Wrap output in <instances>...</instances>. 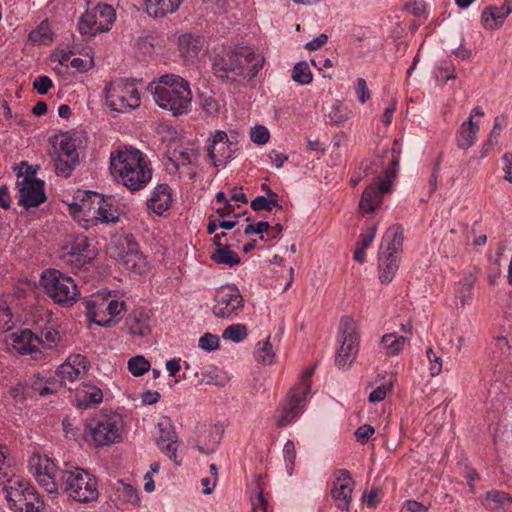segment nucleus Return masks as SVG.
Wrapping results in <instances>:
<instances>
[{
  "mask_svg": "<svg viewBox=\"0 0 512 512\" xmlns=\"http://www.w3.org/2000/svg\"><path fill=\"white\" fill-rule=\"evenodd\" d=\"M244 307V299L235 285L220 287L214 296L213 314L222 319L236 317Z\"/></svg>",
  "mask_w": 512,
  "mask_h": 512,
  "instance_id": "ddd939ff",
  "label": "nucleus"
},
{
  "mask_svg": "<svg viewBox=\"0 0 512 512\" xmlns=\"http://www.w3.org/2000/svg\"><path fill=\"white\" fill-rule=\"evenodd\" d=\"M426 355L430 363L431 376L439 375L442 371L443 365L441 356L437 355L431 347L427 348Z\"/></svg>",
  "mask_w": 512,
  "mask_h": 512,
  "instance_id": "3c124183",
  "label": "nucleus"
},
{
  "mask_svg": "<svg viewBox=\"0 0 512 512\" xmlns=\"http://www.w3.org/2000/svg\"><path fill=\"white\" fill-rule=\"evenodd\" d=\"M110 170L117 181L131 191L143 189L152 178V169L144 155L133 148L112 152Z\"/></svg>",
  "mask_w": 512,
  "mask_h": 512,
  "instance_id": "f257e3e1",
  "label": "nucleus"
},
{
  "mask_svg": "<svg viewBox=\"0 0 512 512\" xmlns=\"http://www.w3.org/2000/svg\"><path fill=\"white\" fill-rule=\"evenodd\" d=\"M292 79L300 85H307L312 82L313 75L306 61H300L294 65Z\"/></svg>",
  "mask_w": 512,
  "mask_h": 512,
  "instance_id": "79ce46f5",
  "label": "nucleus"
},
{
  "mask_svg": "<svg viewBox=\"0 0 512 512\" xmlns=\"http://www.w3.org/2000/svg\"><path fill=\"white\" fill-rule=\"evenodd\" d=\"M114 256L123 261L127 268L136 270L144 263V258L139 251V245L132 235L119 237Z\"/></svg>",
  "mask_w": 512,
  "mask_h": 512,
  "instance_id": "4be33fe9",
  "label": "nucleus"
},
{
  "mask_svg": "<svg viewBox=\"0 0 512 512\" xmlns=\"http://www.w3.org/2000/svg\"><path fill=\"white\" fill-rule=\"evenodd\" d=\"M200 106L209 116H216L219 112V104L212 95L201 93Z\"/></svg>",
  "mask_w": 512,
  "mask_h": 512,
  "instance_id": "09e8293b",
  "label": "nucleus"
},
{
  "mask_svg": "<svg viewBox=\"0 0 512 512\" xmlns=\"http://www.w3.org/2000/svg\"><path fill=\"white\" fill-rule=\"evenodd\" d=\"M478 132V122H474L472 118H469V120L464 122L461 126L459 136L457 138L458 146L461 149H469L476 142Z\"/></svg>",
  "mask_w": 512,
  "mask_h": 512,
  "instance_id": "72a5a7b5",
  "label": "nucleus"
},
{
  "mask_svg": "<svg viewBox=\"0 0 512 512\" xmlns=\"http://www.w3.org/2000/svg\"><path fill=\"white\" fill-rule=\"evenodd\" d=\"M59 490L80 503L92 502L99 497L96 477L78 467L73 470H66L65 477L60 482Z\"/></svg>",
  "mask_w": 512,
  "mask_h": 512,
  "instance_id": "20e7f679",
  "label": "nucleus"
},
{
  "mask_svg": "<svg viewBox=\"0 0 512 512\" xmlns=\"http://www.w3.org/2000/svg\"><path fill=\"white\" fill-rule=\"evenodd\" d=\"M376 233H377L376 226L369 227L365 232H363L360 235V241L358 243V246H360L364 249L369 248L375 239Z\"/></svg>",
  "mask_w": 512,
  "mask_h": 512,
  "instance_id": "4d7b16f0",
  "label": "nucleus"
},
{
  "mask_svg": "<svg viewBox=\"0 0 512 512\" xmlns=\"http://www.w3.org/2000/svg\"><path fill=\"white\" fill-rule=\"evenodd\" d=\"M403 246V228L400 225L389 227L382 237L379 251V279L382 284H388L394 278L398 268L397 254Z\"/></svg>",
  "mask_w": 512,
  "mask_h": 512,
  "instance_id": "7ed1b4c3",
  "label": "nucleus"
},
{
  "mask_svg": "<svg viewBox=\"0 0 512 512\" xmlns=\"http://www.w3.org/2000/svg\"><path fill=\"white\" fill-rule=\"evenodd\" d=\"M90 243L87 237H78L67 250L66 256L75 258V262L78 265H83L91 260V256L88 254Z\"/></svg>",
  "mask_w": 512,
  "mask_h": 512,
  "instance_id": "2f4dec72",
  "label": "nucleus"
},
{
  "mask_svg": "<svg viewBox=\"0 0 512 512\" xmlns=\"http://www.w3.org/2000/svg\"><path fill=\"white\" fill-rule=\"evenodd\" d=\"M251 208L254 211H271L273 207L278 209H282V206L278 203V195L273 190L268 189V197L265 196H257L251 201Z\"/></svg>",
  "mask_w": 512,
  "mask_h": 512,
  "instance_id": "c9c22d12",
  "label": "nucleus"
},
{
  "mask_svg": "<svg viewBox=\"0 0 512 512\" xmlns=\"http://www.w3.org/2000/svg\"><path fill=\"white\" fill-rule=\"evenodd\" d=\"M405 508L408 512H427L428 508L416 500H407Z\"/></svg>",
  "mask_w": 512,
  "mask_h": 512,
  "instance_id": "774afa93",
  "label": "nucleus"
},
{
  "mask_svg": "<svg viewBox=\"0 0 512 512\" xmlns=\"http://www.w3.org/2000/svg\"><path fill=\"white\" fill-rule=\"evenodd\" d=\"M199 347L206 351H212L219 347V338L217 335L205 333L199 339Z\"/></svg>",
  "mask_w": 512,
  "mask_h": 512,
  "instance_id": "864d4df0",
  "label": "nucleus"
},
{
  "mask_svg": "<svg viewBox=\"0 0 512 512\" xmlns=\"http://www.w3.org/2000/svg\"><path fill=\"white\" fill-rule=\"evenodd\" d=\"M210 259L216 264L233 267L240 264L241 259L238 254L230 249L229 245H219V249L210 255Z\"/></svg>",
  "mask_w": 512,
  "mask_h": 512,
  "instance_id": "f704fd0d",
  "label": "nucleus"
},
{
  "mask_svg": "<svg viewBox=\"0 0 512 512\" xmlns=\"http://www.w3.org/2000/svg\"><path fill=\"white\" fill-rule=\"evenodd\" d=\"M158 432L156 436V444L160 450L165 453L175 464L180 465L178 460L177 446L178 436L173 424L169 418L164 417L157 425Z\"/></svg>",
  "mask_w": 512,
  "mask_h": 512,
  "instance_id": "6ab92c4d",
  "label": "nucleus"
},
{
  "mask_svg": "<svg viewBox=\"0 0 512 512\" xmlns=\"http://www.w3.org/2000/svg\"><path fill=\"white\" fill-rule=\"evenodd\" d=\"M406 338L397 336L394 333H388L382 336L381 344L387 350V353L393 356L398 355L405 344Z\"/></svg>",
  "mask_w": 512,
  "mask_h": 512,
  "instance_id": "58836bf2",
  "label": "nucleus"
},
{
  "mask_svg": "<svg viewBox=\"0 0 512 512\" xmlns=\"http://www.w3.org/2000/svg\"><path fill=\"white\" fill-rule=\"evenodd\" d=\"M283 454L286 462V467L288 469L289 474L292 473L295 459H296V449L293 441L288 440L283 448Z\"/></svg>",
  "mask_w": 512,
  "mask_h": 512,
  "instance_id": "603ef678",
  "label": "nucleus"
},
{
  "mask_svg": "<svg viewBox=\"0 0 512 512\" xmlns=\"http://www.w3.org/2000/svg\"><path fill=\"white\" fill-rule=\"evenodd\" d=\"M270 229V224L267 221H259L256 224H248L244 229L245 235L263 234Z\"/></svg>",
  "mask_w": 512,
  "mask_h": 512,
  "instance_id": "13d9d810",
  "label": "nucleus"
},
{
  "mask_svg": "<svg viewBox=\"0 0 512 512\" xmlns=\"http://www.w3.org/2000/svg\"><path fill=\"white\" fill-rule=\"evenodd\" d=\"M305 398L301 397L296 389L290 391V399L288 406H285L281 410V415L276 421L278 427H285L291 423L300 413Z\"/></svg>",
  "mask_w": 512,
  "mask_h": 512,
  "instance_id": "a878e982",
  "label": "nucleus"
},
{
  "mask_svg": "<svg viewBox=\"0 0 512 512\" xmlns=\"http://www.w3.org/2000/svg\"><path fill=\"white\" fill-rule=\"evenodd\" d=\"M131 334L146 336L150 333L149 318L143 311H133L126 319Z\"/></svg>",
  "mask_w": 512,
  "mask_h": 512,
  "instance_id": "473e14b6",
  "label": "nucleus"
},
{
  "mask_svg": "<svg viewBox=\"0 0 512 512\" xmlns=\"http://www.w3.org/2000/svg\"><path fill=\"white\" fill-rule=\"evenodd\" d=\"M172 203V194L167 184H160L155 187L151 197L148 199L147 206L157 215L166 211Z\"/></svg>",
  "mask_w": 512,
  "mask_h": 512,
  "instance_id": "bb28decb",
  "label": "nucleus"
},
{
  "mask_svg": "<svg viewBox=\"0 0 512 512\" xmlns=\"http://www.w3.org/2000/svg\"><path fill=\"white\" fill-rule=\"evenodd\" d=\"M115 18V11L110 5L97 4L81 16L78 23L79 32L89 39L98 33L109 31Z\"/></svg>",
  "mask_w": 512,
  "mask_h": 512,
  "instance_id": "9d476101",
  "label": "nucleus"
},
{
  "mask_svg": "<svg viewBox=\"0 0 512 512\" xmlns=\"http://www.w3.org/2000/svg\"><path fill=\"white\" fill-rule=\"evenodd\" d=\"M505 120V117H496L493 129L489 135V138L487 140V145H495L497 143V138L500 135V132L503 129V122Z\"/></svg>",
  "mask_w": 512,
  "mask_h": 512,
  "instance_id": "bf43d9fd",
  "label": "nucleus"
},
{
  "mask_svg": "<svg viewBox=\"0 0 512 512\" xmlns=\"http://www.w3.org/2000/svg\"><path fill=\"white\" fill-rule=\"evenodd\" d=\"M391 389L390 385L382 384L373 390L369 395V401L371 403L381 402L385 399L387 392Z\"/></svg>",
  "mask_w": 512,
  "mask_h": 512,
  "instance_id": "052dcab7",
  "label": "nucleus"
},
{
  "mask_svg": "<svg viewBox=\"0 0 512 512\" xmlns=\"http://www.w3.org/2000/svg\"><path fill=\"white\" fill-rule=\"evenodd\" d=\"M385 179L380 183H371L362 193L359 208L364 214L372 213L379 208L382 197L391 189L390 174L393 176L394 171L385 169Z\"/></svg>",
  "mask_w": 512,
  "mask_h": 512,
  "instance_id": "a211bd4d",
  "label": "nucleus"
},
{
  "mask_svg": "<svg viewBox=\"0 0 512 512\" xmlns=\"http://www.w3.org/2000/svg\"><path fill=\"white\" fill-rule=\"evenodd\" d=\"M250 138L255 144L264 145L269 141L270 133L265 126L257 125L251 129Z\"/></svg>",
  "mask_w": 512,
  "mask_h": 512,
  "instance_id": "8fccbe9b",
  "label": "nucleus"
},
{
  "mask_svg": "<svg viewBox=\"0 0 512 512\" xmlns=\"http://www.w3.org/2000/svg\"><path fill=\"white\" fill-rule=\"evenodd\" d=\"M106 102L117 112L133 110L140 106V95L133 84L117 80L108 83L104 89Z\"/></svg>",
  "mask_w": 512,
  "mask_h": 512,
  "instance_id": "9b49d317",
  "label": "nucleus"
},
{
  "mask_svg": "<svg viewBox=\"0 0 512 512\" xmlns=\"http://www.w3.org/2000/svg\"><path fill=\"white\" fill-rule=\"evenodd\" d=\"M9 507L14 512H40L43 500L35 488L24 479L11 478L4 484L3 489Z\"/></svg>",
  "mask_w": 512,
  "mask_h": 512,
  "instance_id": "423d86ee",
  "label": "nucleus"
},
{
  "mask_svg": "<svg viewBox=\"0 0 512 512\" xmlns=\"http://www.w3.org/2000/svg\"><path fill=\"white\" fill-rule=\"evenodd\" d=\"M342 343L336 352L335 363L339 368L350 366L359 350V334L357 323L352 317H342L340 321Z\"/></svg>",
  "mask_w": 512,
  "mask_h": 512,
  "instance_id": "f8f14e48",
  "label": "nucleus"
},
{
  "mask_svg": "<svg viewBox=\"0 0 512 512\" xmlns=\"http://www.w3.org/2000/svg\"><path fill=\"white\" fill-rule=\"evenodd\" d=\"M148 90L157 105L169 110L173 115H183L190 111L192 92L188 81L175 74L162 75L158 82H152Z\"/></svg>",
  "mask_w": 512,
  "mask_h": 512,
  "instance_id": "f03ea898",
  "label": "nucleus"
},
{
  "mask_svg": "<svg viewBox=\"0 0 512 512\" xmlns=\"http://www.w3.org/2000/svg\"><path fill=\"white\" fill-rule=\"evenodd\" d=\"M252 485L255 486L254 495H251V502L254 512H267L268 501L264 498L262 487V478L260 475L255 476Z\"/></svg>",
  "mask_w": 512,
  "mask_h": 512,
  "instance_id": "e433bc0d",
  "label": "nucleus"
},
{
  "mask_svg": "<svg viewBox=\"0 0 512 512\" xmlns=\"http://www.w3.org/2000/svg\"><path fill=\"white\" fill-rule=\"evenodd\" d=\"M182 0H145L146 12L154 18H163L176 12Z\"/></svg>",
  "mask_w": 512,
  "mask_h": 512,
  "instance_id": "c85d7f7f",
  "label": "nucleus"
},
{
  "mask_svg": "<svg viewBox=\"0 0 512 512\" xmlns=\"http://www.w3.org/2000/svg\"><path fill=\"white\" fill-rule=\"evenodd\" d=\"M29 468L47 493L58 494L60 482L67 469H59L50 458L36 453L29 459Z\"/></svg>",
  "mask_w": 512,
  "mask_h": 512,
  "instance_id": "6e6552de",
  "label": "nucleus"
},
{
  "mask_svg": "<svg viewBox=\"0 0 512 512\" xmlns=\"http://www.w3.org/2000/svg\"><path fill=\"white\" fill-rule=\"evenodd\" d=\"M103 400V393L101 389L96 386L83 385L82 388L77 389L76 402L77 406L82 409L93 407Z\"/></svg>",
  "mask_w": 512,
  "mask_h": 512,
  "instance_id": "c756f323",
  "label": "nucleus"
},
{
  "mask_svg": "<svg viewBox=\"0 0 512 512\" xmlns=\"http://www.w3.org/2000/svg\"><path fill=\"white\" fill-rule=\"evenodd\" d=\"M37 338L38 347L41 346L44 349H52L60 342L61 335L53 327H45L41 330L40 334L37 335Z\"/></svg>",
  "mask_w": 512,
  "mask_h": 512,
  "instance_id": "4c0bfd02",
  "label": "nucleus"
},
{
  "mask_svg": "<svg viewBox=\"0 0 512 512\" xmlns=\"http://www.w3.org/2000/svg\"><path fill=\"white\" fill-rule=\"evenodd\" d=\"M124 307V301L105 298L90 300L86 302V315L89 321L99 326L111 327L116 323L114 318L122 313Z\"/></svg>",
  "mask_w": 512,
  "mask_h": 512,
  "instance_id": "4468645a",
  "label": "nucleus"
},
{
  "mask_svg": "<svg viewBox=\"0 0 512 512\" xmlns=\"http://www.w3.org/2000/svg\"><path fill=\"white\" fill-rule=\"evenodd\" d=\"M222 337L235 343L241 342L247 337V327L244 324L230 325L223 331Z\"/></svg>",
  "mask_w": 512,
  "mask_h": 512,
  "instance_id": "49530a36",
  "label": "nucleus"
},
{
  "mask_svg": "<svg viewBox=\"0 0 512 512\" xmlns=\"http://www.w3.org/2000/svg\"><path fill=\"white\" fill-rule=\"evenodd\" d=\"M374 428L369 424H364L358 427L354 433L357 441L362 445L366 444L370 437L374 434Z\"/></svg>",
  "mask_w": 512,
  "mask_h": 512,
  "instance_id": "5fc2aeb1",
  "label": "nucleus"
},
{
  "mask_svg": "<svg viewBox=\"0 0 512 512\" xmlns=\"http://www.w3.org/2000/svg\"><path fill=\"white\" fill-rule=\"evenodd\" d=\"M314 372V367H310L308 368L302 375V378H303V381H304V385H303V388L301 391L300 388H295L297 390V392L299 393V395L303 398H306V395L308 394V392L310 391V388H311V384H310V378L312 376Z\"/></svg>",
  "mask_w": 512,
  "mask_h": 512,
  "instance_id": "0e129e2a",
  "label": "nucleus"
},
{
  "mask_svg": "<svg viewBox=\"0 0 512 512\" xmlns=\"http://www.w3.org/2000/svg\"><path fill=\"white\" fill-rule=\"evenodd\" d=\"M328 42V35L325 33L320 34L318 37L313 40L307 42L305 44V49L309 51H316L324 46Z\"/></svg>",
  "mask_w": 512,
  "mask_h": 512,
  "instance_id": "e2e57ef3",
  "label": "nucleus"
},
{
  "mask_svg": "<svg viewBox=\"0 0 512 512\" xmlns=\"http://www.w3.org/2000/svg\"><path fill=\"white\" fill-rule=\"evenodd\" d=\"M86 429L95 446L102 447L121 441L123 422L119 415L102 416L88 420Z\"/></svg>",
  "mask_w": 512,
  "mask_h": 512,
  "instance_id": "1a4fd4ad",
  "label": "nucleus"
},
{
  "mask_svg": "<svg viewBox=\"0 0 512 512\" xmlns=\"http://www.w3.org/2000/svg\"><path fill=\"white\" fill-rule=\"evenodd\" d=\"M117 493L119 498L125 502L136 504L139 501L137 490L132 485L120 482Z\"/></svg>",
  "mask_w": 512,
  "mask_h": 512,
  "instance_id": "de8ad7c7",
  "label": "nucleus"
},
{
  "mask_svg": "<svg viewBox=\"0 0 512 512\" xmlns=\"http://www.w3.org/2000/svg\"><path fill=\"white\" fill-rule=\"evenodd\" d=\"M29 40L39 44H49L52 41V34L47 21H42L40 25L29 33Z\"/></svg>",
  "mask_w": 512,
  "mask_h": 512,
  "instance_id": "c03bdc74",
  "label": "nucleus"
},
{
  "mask_svg": "<svg viewBox=\"0 0 512 512\" xmlns=\"http://www.w3.org/2000/svg\"><path fill=\"white\" fill-rule=\"evenodd\" d=\"M70 65L81 72H85L94 65V60L93 57H90L88 60H83L81 58H73L70 62Z\"/></svg>",
  "mask_w": 512,
  "mask_h": 512,
  "instance_id": "69168bd1",
  "label": "nucleus"
},
{
  "mask_svg": "<svg viewBox=\"0 0 512 512\" xmlns=\"http://www.w3.org/2000/svg\"><path fill=\"white\" fill-rule=\"evenodd\" d=\"M356 93L361 103H365L370 98V91L364 78H358Z\"/></svg>",
  "mask_w": 512,
  "mask_h": 512,
  "instance_id": "680f3d73",
  "label": "nucleus"
},
{
  "mask_svg": "<svg viewBox=\"0 0 512 512\" xmlns=\"http://www.w3.org/2000/svg\"><path fill=\"white\" fill-rule=\"evenodd\" d=\"M11 346L21 355H30L34 360H41L43 353L37 344V335L30 329H23L19 333L11 334Z\"/></svg>",
  "mask_w": 512,
  "mask_h": 512,
  "instance_id": "b1692460",
  "label": "nucleus"
},
{
  "mask_svg": "<svg viewBox=\"0 0 512 512\" xmlns=\"http://www.w3.org/2000/svg\"><path fill=\"white\" fill-rule=\"evenodd\" d=\"M475 277L473 275H468L463 278L458 284V288L456 290V295L459 298L462 307H464L471 298V290L475 284Z\"/></svg>",
  "mask_w": 512,
  "mask_h": 512,
  "instance_id": "37998d69",
  "label": "nucleus"
},
{
  "mask_svg": "<svg viewBox=\"0 0 512 512\" xmlns=\"http://www.w3.org/2000/svg\"><path fill=\"white\" fill-rule=\"evenodd\" d=\"M509 15L502 6H488L481 14V23L485 29L495 30L500 28Z\"/></svg>",
  "mask_w": 512,
  "mask_h": 512,
  "instance_id": "7c9ffc66",
  "label": "nucleus"
},
{
  "mask_svg": "<svg viewBox=\"0 0 512 512\" xmlns=\"http://www.w3.org/2000/svg\"><path fill=\"white\" fill-rule=\"evenodd\" d=\"M237 54L238 67L242 71L239 78L250 81L258 72L262 69L264 64V57L258 53H255L249 47H237L235 48Z\"/></svg>",
  "mask_w": 512,
  "mask_h": 512,
  "instance_id": "412c9836",
  "label": "nucleus"
},
{
  "mask_svg": "<svg viewBox=\"0 0 512 512\" xmlns=\"http://www.w3.org/2000/svg\"><path fill=\"white\" fill-rule=\"evenodd\" d=\"M88 366L89 362L85 356L81 354L69 356L67 361L61 364L56 371L58 386L68 387L71 390L69 384L82 379L87 374Z\"/></svg>",
  "mask_w": 512,
  "mask_h": 512,
  "instance_id": "f3484780",
  "label": "nucleus"
},
{
  "mask_svg": "<svg viewBox=\"0 0 512 512\" xmlns=\"http://www.w3.org/2000/svg\"><path fill=\"white\" fill-rule=\"evenodd\" d=\"M485 499L489 502V507L492 510L512 504V496L509 493L499 490L488 491L485 495Z\"/></svg>",
  "mask_w": 512,
  "mask_h": 512,
  "instance_id": "ea45409f",
  "label": "nucleus"
},
{
  "mask_svg": "<svg viewBox=\"0 0 512 512\" xmlns=\"http://www.w3.org/2000/svg\"><path fill=\"white\" fill-rule=\"evenodd\" d=\"M40 284L45 293L57 304L70 307L75 304L80 292L75 281L59 270L49 269L42 273Z\"/></svg>",
  "mask_w": 512,
  "mask_h": 512,
  "instance_id": "39448f33",
  "label": "nucleus"
},
{
  "mask_svg": "<svg viewBox=\"0 0 512 512\" xmlns=\"http://www.w3.org/2000/svg\"><path fill=\"white\" fill-rule=\"evenodd\" d=\"M255 358L257 362L263 365H270L275 360V353L273 352L270 336L263 342L258 343V348L255 351Z\"/></svg>",
  "mask_w": 512,
  "mask_h": 512,
  "instance_id": "a19ab883",
  "label": "nucleus"
},
{
  "mask_svg": "<svg viewBox=\"0 0 512 512\" xmlns=\"http://www.w3.org/2000/svg\"><path fill=\"white\" fill-rule=\"evenodd\" d=\"M150 369V363L143 356L137 355L129 359L128 370L135 376L139 377L148 372Z\"/></svg>",
  "mask_w": 512,
  "mask_h": 512,
  "instance_id": "a18cd8bd",
  "label": "nucleus"
},
{
  "mask_svg": "<svg viewBox=\"0 0 512 512\" xmlns=\"http://www.w3.org/2000/svg\"><path fill=\"white\" fill-rule=\"evenodd\" d=\"M503 159L505 162V165L503 167L505 179L512 183V152L506 153Z\"/></svg>",
  "mask_w": 512,
  "mask_h": 512,
  "instance_id": "338daca9",
  "label": "nucleus"
},
{
  "mask_svg": "<svg viewBox=\"0 0 512 512\" xmlns=\"http://www.w3.org/2000/svg\"><path fill=\"white\" fill-rule=\"evenodd\" d=\"M354 481L348 470H339L331 490V496L336 507L341 511L348 512L352 500Z\"/></svg>",
  "mask_w": 512,
  "mask_h": 512,
  "instance_id": "aec40b11",
  "label": "nucleus"
},
{
  "mask_svg": "<svg viewBox=\"0 0 512 512\" xmlns=\"http://www.w3.org/2000/svg\"><path fill=\"white\" fill-rule=\"evenodd\" d=\"M235 49L214 59L213 71L217 78L223 82L234 83L238 81L242 71L238 67Z\"/></svg>",
  "mask_w": 512,
  "mask_h": 512,
  "instance_id": "5701e85b",
  "label": "nucleus"
},
{
  "mask_svg": "<svg viewBox=\"0 0 512 512\" xmlns=\"http://www.w3.org/2000/svg\"><path fill=\"white\" fill-rule=\"evenodd\" d=\"M52 143L53 150L50 152V155L54 162L55 172L57 175L67 178L79 164L77 147L80 140L65 133L60 137L55 136Z\"/></svg>",
  "mask_w": 512,
  "mask_h": 512,
  "instance_id": "0eeeda50",
  "label": "nucleus"
},
{
  "mask_svg": "<svg viewBox=\"0 0 512 512\" xmlns=\"http://www.w3.org/2000/svg\"><path fill=\"white\" fill-rule=\"evenodd\" d=\"M18 204L29 209L36 207L46 200L44 182L31 175H23L19 170L17 173Z\"/></svg>",
  "mask_w": 512,
  "mask_h": 512,
  "instance_id": "2eb2a0df",
  "label": "nucleus"
},
{
  "mask_svg": "<svg viewBox=\"0 0 512 512\" xmlns=\"http://www.w3.org/2000/svg\"><path fill=\"white\" fill-rule=\"evenodd\" d=\"M232 145L233 143L229 140L226 132L216 131L208 147V156L215 167L226 164L232 157L234 153Z\"/></svg>",
  "mask_w": 512,
  "mask_h": 512,
  "instance_id": "393cba45",
  "label": "nucleus"
},
{
  "mask_svg": "<svg viewBox=\"0 0 512 512\" xmlns=\"http://www.w3.org/2000/svg\"><path fill=\"white\" fill-rule=\"evenodd\" d=\"M181 55L188 61L197 58L204 44L202 37L192 34H183L178 39Z\"/></svg>",
  "mask_w": 512,
  "mask_h": 512,
  "instance_id": "cd10ccee",
  "label": "nucleus"
},
{
  "mask_svg": "<svg viewBox=\"0 0 512 512\" xmlns=\"http://www.w3.org/2000/svg\"><path fill=\"white\" fill-rule=\"evenodd\" d=\"M53 82L48 76H39L33 82V88L41 95L48 93L49 89L52 88Z\"/></svg>",
  "mask_w": 512,
  "mask_h": 512,
  "instance_id": "6e6d98bb",
  "label": "nucleus"
},
{
  "mask_svg": "<svg viewBox=\"0 0 512 512\" xmlns=\"http://www.w3.org/2000/svg\"><path fill=\"white\" fill-rule=\"evenodd\" d=\"M88 199H82L81 208L93 210L96 220L106 224H114L119 221V209L112 196L104 197L96 192H85Z\"/></svg>",
  "mask_w": 512,
  "mask_h": 512,
  "instance_id": "dca6fc26",
  "label": "nucleus"
}]
</instances>
